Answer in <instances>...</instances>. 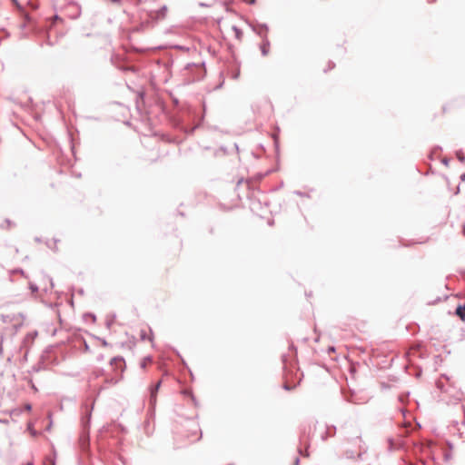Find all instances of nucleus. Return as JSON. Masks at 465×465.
<instances>
[{"label":"nucleus","mask_w":465,"mask_h":465,"mask_svg":"<svg viewBox=\"0 0 465 465\" xmlns=\"http://www.w3.org/2000/svg\"><path fill=\"white\" fill-rule=\"evenodd\" d=\"M456 314L461 319L465 320V306H458L456 309Z\"/></svg>","instance_id":"nucleus-1"},{"label":"nucleus","mask_w":465,"mask_h":465,"mask_svg":"<svg viewBox=\"0 0 465 465\" xmlns=\"http://www.w3.org/2000/svg\"><path fill=\"white\" fill-rule=\"evenodd\" d=\"M161 384V381H158V383L155 385V389L152 391V397H154L155 391L159 389Z\"/></svg>","instance_id":"nucleus-2"},{"label":"nucleus","mask_w":465,"mask_h":465,"mask_svg":"<svg viewBox=\"0 0 465 465\" xmlns=\"http://www.w3.org/2000/svg\"><path fill=\"white\" fill-rule=\"evenodd\" d=\"M147 361L150 362L151 360L150 359H144L142 362V367L143 368H145L146 364H147Z\"/></svg>","instance_id":"nucleus-3"},{"label":"nucleus","mask_w":465,"mask_h":465,"mask_svg":"<svg viewBox=\"0 0 465 465\" xmlns=\"http://www.w3.org/2000/svg\"><path fill=\"white\" fill-rule=\"evenodd\" d=\"M25 410L30 411V410H31V405H30V404H27V405L25 406Z\"/></svg>","instance_id":"nucleus-4"},{"label":"nucleus","mask_w":465,"mask_h":465,"mask_svg":"<svg viewBox=\"0 0 465 465\" xmlns=\"http://www.w3.org/2000/svg\"><path fill=\"white\" fill-rule=\"evenodd\" d=\"M460 179H461L462 181H465V173L461 174Z\"/></svg>","instance_id":"nucleus-5"},{"label":"nucleus","mask_w":465,"mask_h":465,"mask_svg":"<svg viewBox=\"0 0 465 465\" xmlns=\"http://www.w3.org/2000/svg\"><path fill=\"white\" fill-rule=\"evenodd\" d=\"M54 19L55 21H58V19H59V18H58V16H54Z\"/></svg>","instance_id":"nucleus-6"},{"label":"nucleus","mask_w":465,"mask_h":465,"mask_svg":"<svg viewBox=\"0 0 465 465\" xmlns=\"http://www.w3.org/2000/svg\"><path fill=\"white\" fill-rule=\"evenodd\" d=\"M463 231H464V234H465V227L463 228Z\"/></svg>","instance_id":"nucleus-7"},{"label":"nucleus","mask_w":465,"mask_h":465,"mask_svg":"<svg viewBox=\"0 0 465 465\" xmlns=\"http://www.w3.org/2000/svg\"><path fill=\"white\" fill-rule=\"evenodd\" d=\"M27 465H31V464L29 463V464H27Z\"/></svg>","instance_id":"nucleus-8"}]
</instances>
